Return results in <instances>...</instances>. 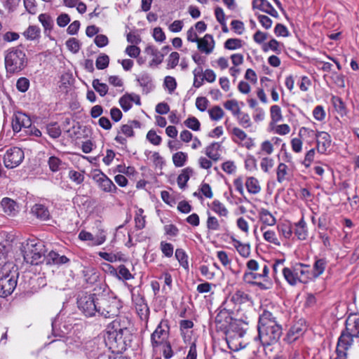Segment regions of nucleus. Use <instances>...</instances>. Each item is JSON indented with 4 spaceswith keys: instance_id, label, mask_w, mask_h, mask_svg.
Segmentation results:
<instances>
[{
    "instance_id": "1",
    "label": "nucleus",
    "mask_w": 359,
    "mask_h": 359,
    "mask_svg": "<svg viewBox=\"0 0 359 359\" xmlns=\"http://www.w3.org/2000/svg\"><path fill=\"white\" fill-rule=\"evenodd\" d=\"M130 325L128 318L118 317L107 325L104 341L112 353H122L131 346L133 334Z\"/></svg>"
},
{
    "instance_id": "2",
    "label": "nucleus",
    "mask_w": 359,
    "mask_h": 359,
    "mask_svg": "<svg viewBox=\"0 0 359 359\" xmlns=\"http://www.w3.org/2000/svg\"><path fill=\"white\" fill-rule=\"evenodd\" d=\"M170 325L168 319H162L150 336V344L154 354L162 353L165 359L174 355V351L169 340Z\"/></svg>"
},
{
    "instance_id": "3",
    "label": "nucleus",
    "mask_w": 359,
    "mask_h": 359,
    "mask_svg": "<svg viewBox=\"0 0 359 359\" xmlns=\"http://www.w3.org/2000/svg\"><path fill=\"white\" fill-rule=\"evenodd\" d=\"M97 316L111 318L118 316L123 302L111 292H102L97 296Z\"/></svg>"
},
{
    "instance_id": "4",
    "label": "nucleus",
    "mask_w": 359,
    "mask_h": 359,
    "mask_svg": "<svg viewBox=\"0 0 359 359\" xmlns=\"http://www.w3.org/2000/svg\"><path fill=\"white\" fill-rule=\"evenodd\" d=\"M43 248L42 243L36 238H29L22 242L20 250L25 262L31 265L41 264L46 260Z\"/></svg>"
},
{
    "instance_id": "5",
    "label": "nucleus",
    "mask_w": 359,
    "mask_h": 359,
    "mask_svg": "<svg viewBox=\"0 0 359 359\" xmlns=\"http://www.w3.org/2000/svg\"><path fill=\"white\" fill-rule=\"evenodd\" d=\"M5 67L7 73H19L25 69L27 59L24 50L20 47H13L5 53Z\"/></svg>"
},
{
    "instance_id": "6",
    "label": "nucleus",
    "mask_w": 359,
    "mask_h": 359,
    "mask_svg": "<svg viewBox=\"0 0 359 359\" xmlns=\"http://www.w3.org/2000/svg\"><path fill=\"white\" fill-rule=\"evenodd\" d=\"M18 277L19 271L15 265L7 269L4 268L0 277V297L6 298L13 292L17 287Z\"/></svg>"
},
{
    "instance_id": "7",
    "label": "nucleus",
    "mask_w": 359,
    "mask_h": 359,
    "mask_svg": "<svg viewBox=\"0 0 359 359\" xmlns=\"http://www.w3.org/2000/svg\"><path fill=\"white\" fill-rule=\"evenodd\" d=\"M97 294L82 292L79 294L76 300L77 307L80 312L86 318L97 316Z\"/></svg>"
},
{
    "instance_id": "8",
    "label": "nucleus",
    "mask_w": 359,
    "mask_h": 359,
    "mask_svg": "<svg viewBox=\"0 0 359 359\" xmlns=\"http://www.w3.org/2000/svg\"><path fill=\"white\" fill-rule=\"evenodd\" d=\"M216 311L214 320L216 330L224 333L234 319L232 318L233 309L229 307V301H224Z\"/></svg>"
},
{
    "instance_id": "9",
    "label": "nucleus",
    "mask_w": 359,
    "mask_h": 359,
    "mask_svg": "<svg viewBox=\"0 0 359 359\" xmlns=\"http://www.w3.org/2000/svg\"><path fill=\"white\" fill-rule=\"evenodd\" d=\"M264 330H257L258 335L257 337L264 346L277 343L283 334L282 325L271 326Z\"/></svg>"
},
{
    "instance_id": "10",
    "label": "nucleus",
    "mask_w": 359,
    "mask_h": 359,
    "mask_svg": "<svg viewBox=\"0 0 359 359\" xmlns=\"http://www.w3.org/2000/svg\"><path fill=\"white\" fill-rule=\"evenodd\" d=\"M24 158V151L20 148H10L4 154V165L7 168H14L18 166L22 162Z\"/></svg>"
},
{
    "instance_id": "11",
    "label": "nucleus",
    "mask_w": 359,
    "mask_h": 359,
    "mask_svg": "<svg viewBox=\"0 0 359 359\" xmlns=\"http://www.w3.org/2000/svg\"><path fill=\"white\" fill-rule=\"evenodd\" d=\"M247 324L244 322L233 319L223 334H225L226 340H233L242 338L246 332Z\"/></svg>"
},
{
    "instance_id": "12",
    "label": "nucleus",
    "mask_w": 359,
    "mask_h": 359,
    "mask_svg": "<svg viewBox=\"0 0 359 359\" xmlns=\"http://www.w3.org/2000/svg\"><path fill=\"white\" fill-rule=\"evenodd\" d=\"M281 324L278 321L277 316L272 311L264 309L259 314L257 324V330L267 328L271 326H280Z\"/></svg>"
},
{
    "instance_id": "13",
    "label": "nucleus",
    "mask_w": 359,
    "mask_h": 359,
    "mask_svg": "<svg viewBox=\"0 0 359 359\" xmlns=\"http://www.w3.org/2000/svg\"><path fill=\"white\" fill-rule=\"evenodd\" d=\"M97 174L93 176V179L97 182L99 187L104 192L115 193L117 188L114 182L101 170H99Z\"/></svg>"
},
{
    "instance_id": "14",
    "label": "nucleus",
    "mask_w": 359,
    "mask_h": 359,
    "mask_svg": "<svg viewBox=\"0 0 359 359\" xmlns=\"http://www.w3.org/2000/svg\"><path fill=\"white\" fill-rule=\"evenodd\" d=\"M32 121L27 114L22 112L15 113L12 118V128L15 133L20 132L22 128L25 131L31 126Z\"/></svg>"
},
{
    "instance_id": "15",
    "label": "nucleus",
    "mask_w": 359,
    "mask_h": 359,
    "mask_svg": "<svg viewBox=\"0 0 359 359\" xmlns=\"http://www.w3.org/2000/svg\"><path fill=\"white\" fill-rule=\"evenodd\" d=\"M316 141L318 152L321 154H327L328 149L332 146V137L330 135L325 131L317 130Z\"/></svg>"
},
{
    "instance_id": "16",
    "label": "nucleus",
    "mask_w": 359,
    "mask_h": 359,
    "mask_svg": "<svg viewBox=\"0 0 359 359\" xmlns=\"http://www.w3.org/2000/svg\"><path fill=\"white\" fill-rule=\"evenodd\" d=\"M252 7L253 10H259L276 18L279 17L277 11L267 0H252Z\"/></svg>"
},
{
    "instance_id": "17",
    "label": "nucleus",
    "mask_w": 359,
    "mask_h": 359,
    "mask_svg": "<svg viewBox=\"0 0 359 359\" xmlns=\"http://www.w3.org/2000/svg\"><path fill=\"white\" fill-rule=\"evenodd\" d=\"M262 278H264V277L262 276L261 273H257L256 271H245L243 276V280L246 283L257 286L262 290L268 289L269 287H266L264 283L256 281V280H260Z\"/></svg>"
},
{
    "instance_id": "18",
    "label": "nucleus",
    "mask_w": 359,
    "mask_h": 359,
    "mask_svg": "<svg viewBox=\"0 0 359 359\" xmlns=\"http://www.w3.org/2000/svg\"><path fill=\"white\" fill-rule=\"evenodd\" d=\"M198 49L207 55L210 54L215 48V40L211 34H206L198 41Z\"/></svg>"
},
{
    "instance_id": "19",
    "label": "nucleus",
    "mask_w": 359,
    "mask_h": 359,
    "mask_svg": "<svg viewBox=\"0 0 359 359\" xmlns=\"http://www.w3.org/2000/svg\"><path fill=\"white\" fill-rule=\"evenodd\" d=\"M346 331H350L352 335L359 338V315L350 314L346 320Z\"/></svg>"
},
{
    "instance_id": "20",
    "label": "nucleus",
    "mask_w": 359,
    "mask_h": 359,
    "mask_svg": "<svg viewBox=\"0 0 359 359\" xmlns=\"http://www.w3.org/2000/svg\"><path fill=\"white\" fill-rule=\"evenodd\" d=\"M293 233L299 241H305L307 238L309 231L304 217L299 222L293 224Z\"/></svg>"
},
{
    "instance_id": "21",
    "label": "nucleus",
    "mask_w": 359,
    "mask_h": 359,
    "mask_svg": "<svg viewBox=\"0 0 359 359\" xmlns=\"http://www.w3.org/2000/svg\"><path fill=\"white\" fill-rule=\"evenodd\" d=\"M250 299V297L248 294L243 290H238L229 295L225 301H229V307L231 308V304L234 305H241L248 302Z\"/></svg>"
},
{
    "instance_id": "22",
    "label": "nucleus",
    "mask_w": 359,
    "mask_h": 359,
    "mask_svg": "<svg viewBox=\"0 0 359 359\" xmlns=\"http://www.w3.org/2000/svg\"><path fill=\"white\" fill-rule=\"evenodd\" d=\"M294 266L297 276L299 277V282L306 283L310 279L313 278L312 272H310L309 271V265L297 263L294 265Z\"/></svg>"
},
{
    "instance_id": "23",
    "label": "nucleus",
    "mask_w": 359,
    "mask_h": 359,
    "mask_svg": "<svg viewBox=\"0 0 359 359\" xmlns=\"http://www.w3.org/2000/svg\"><path fill=\"white\" fill-rule=\"evenodd\" d=\"M123 133L127 137H133L135 136V132L132 128V126L128 123L121 126L120 130L118 131L117 135L115 137L114 140L121 144V145L126 146L127 140L120 134Z\"/></svg>"
},
{
    "instance_id": "24",
    "label": "nucleus",
    "mask_w": 359,
    "mask_h": 359,
    "mask_svg": "<svg viewBox=\"0 0 359 359\" xmlns=\"http://www.w3.org/2000/svg\"><path fill=\"white\" fill-rule=\"evenodd\" d=\"M31 212L39 219L47 221L50 219V214L48 208L43 204L36 203L31 209Z\"/></svg>"
},
{
    "instance_id": "25",
    "label": "nucleus",
    "mask_w": 359,
    "mask_h": 359,
    "mask_svg": "<svg viewBox=\"0 0 359 359\" xmlns=\"http://www.w3.org/2000/svg\"><path fill=\"white\" fill-rule=\"evenodd\" d=\"M47 264L62 265L69 262V259L65 255H60L57 252L50 251L46 257Z\"/></svg>"
},
{
    "instance_id": "26",
    "label": "nucleus",
    "mask_w": 359,
    "mask_h": 359,
    "mask_svg": "<svg viewBox=\"0 0 359 359\" xmlns=\"http://www.w3.org/2000/svg\"><path fill=\"white\" fill-rule=\"evenodd\" d=\"M314 259L315 262L313 265L312 276L313 278H317L324 273L328 261L325 257L318 258L315 257Z\"/></svg>"
},
{
    "instance_id": "27",
    "label": "nucleus",
    "mask_w": 359,
    "mask_h": 359,
    "mask_svg": "<svg viewBox=\"0 0 359 359\" xmlns=\"http://www.w3.org/2000/svg\"><path fill=\"white\" fill-rule=\"evenodd\" d=\"M83 275L86 283L90 285H93L100 278V273L94 267H86L83 270Z\"/></svg>"
},
{
    "instance_id": "28",
    "label": "nucleus",
    "mask_w": 359,
    "mask_h": 359,
    "mask_svg": "<svg viewBox=\"0 0 359 359\" xmlns=\"http://www.w3.org/2000/svg\"><path fill=\"white\" fill-rule=\"evenodd\" d=\"M302 335V326L300 325H294L290 328L284 340L288 344H292L297 340Z\"/></svg>"
},
{
    "instance_id": "29",
    "label": "nucleus",
    "mask_w": 359,
    "mask_h": 359,
    "mask_svg": "<svg viewBox=\"0 0 359 359\" xmlns=\"http://www.w3.org/2000/svg\"><path fill=\"white\" fill-rule=\"evenodd\" d=\"M220 148V143L212 142L205 148V155L213 161H218L221 159V154L219 153Z\"/></svg>"
},
{
    "instance_id": "30",
    "label": "nucleus",
    "mask_w": 359,
    "mask_h": 359,
    "mask_svg": "<svg viewBox=\"0 0 359 359\" xmlns=\"http://www.w3.org/2000/svg\"><path fill=\"white\" fill-rule=\"evenodd\" d=\"M140 86L142 87V91L144 93L147 94L151 92L154 88L151 76L147 74L144 73L137 78Z\"/></svg>"
},
{
    "instance_id": "31",
    "label": "nucleus",
    "mask_w": 359,
    "mask_h": 359,
    "mask_svg": "<svg viewBox=\"0 0 359 359\" xmlns=\"http://www.w3.org/2000/svg\"><path fill=\"white\" fill-rule=\"evenodd\" d=\"M207 214L208 219L206 221V226L208 231H219L220 229L221 224L222 226L226 224V222L224 221V219H222L220 221H219V219L216 217L212 216L210 212H208Z\"/></svg>"
},
{
    "instance_id": "32",
    "label": "nucleus",
    "mask_w": 359,
    "mask_h": 359,
    "mask_svg": "<svg viewBox=\"0 0 359 359\" xmlns=\"http://www.w3.org/2000/svg\"><path fill=\"white\" fill-rule=\"evenodd\" d=\"M282 272L285 280L290 285H295L299 282V277L297 276L294 266L292 268L285 267Z\"/></svg>"
},
{
    "instance_id": "33",
    "label": "nucleus",
    "mask_w": 359,
    "mask_h": 359,
    "mask_svg": "<svg viewBox=\"0 0 359 359\" xmlns=\"http://www.w3.org/2000/svg\"><path fill=\"white\" fill-rule=\"evenodd\" d=\"M145 52L148 55H151L154 57L152 60L150 62V66H152L153 65H158L163 62V54H161V53L155 46H147L145 48Z\"/></svg>"
},
{
    "instance_id": "34",
    "label": "nucleus",
    "mask_w": 359,
    "mask_h": 359,
    "mask_svg": "<svg viewBox=\"0 0 359 359\" xmlns=\"http://www.w3.org/2000/svg\"><path fill=\"white\" fill-rule=\"evenodd\" d=\"M193 174L194 170L190 167H187L182 170L177 179V184L180 189H185L187 182Z\"/></svg>"
},
{
    "instance_id": "35",
    "label": "nucleus",
    "mask_w": 359,
    "mask_h": 359,
    "mask_svg": "<svg viewBox=\"0 0 359 359\" xmlns=\"http://www.w3.org/2000/svg\"><path fill=\"white\" fill-rule=\"evenodd\" d=\"M1 206L4 212L8 215H15L18 212V205L13 200L9 198H4L1 201Z\"/></svg>"
},
{
    "instance_id": "36",
    "label": "nucleus",
    "mask_w": 359,
    "mask_h": 359,
    "mask_svg": "<svg viewBox=\"0 0 359 359\" xmlns=\"http://www.w3.org/2000/svg\"><path fill=\"white\" fill-rule=\"evenodd\" d=\"M353 337H355L350 333V331H343L338 339L337 346L348 349L353 344Z\"/></svg>"
},
{
    "instance_id": "37",
    "label": "nucleus",
    "mask_w": 359,
    "mask_h": 359,
    "mask_svg": "<svg viewBox=\"0 0 359 359\" xmlns=\"http://www.w3.org/2000/svg\"><path fill=\"white\" fill-rule=\"evenodd\" d=\"M298 135L302 140H306L311 144L316 138L317 130H313L306 127H302L299 130Z\"/></svg>"
},
{
    "instance_id": "38",
    "label": "nucleus",
    "mask_w": 359,
    "mask_h": 359,
    "mask_svg": "<svg viewBox=\"0 0 359 359\" xmlns=\"http://www.w3.org/2000/svg\"><path fill=\"white\" fill-rule=\"evenodd\" d=\"M233 245L236 249L239 255L243 257H249L250 254V246L249 244H243L238 240L236 239L233 236H231Z\"/></svg>"
},
{
    "instance_id": "39",
    "label": "nucleus",
    "mask_w": 359,
    "mask_h": 359,
    "mask_svg": "<svg viewBox=\"0 0 359 359\" xmlns=\"http://www.w3.org/2000/svg\"><path fill=\"white\" fill-rule=\"evenodd\" d=\"M144 210L142 208H138L135 211L134 221L135 228L136 230H142L146 226V215H144Z\"/></svg>"
},
{
    "instance_id": "40",
    "label": "nucleus",
    "mask_w": 359,
    "mask_h": 359,
    "mask_svg": "<svg viewBox=\"0 0 359 359\" xmlns=\"http://www.w3.org/2000/svg\"><path fill=\"white\" fill-rule=\"evenodd\" d=\"M259 215L260 220L266 225L273 226L276 222L275 217L266 209L261 208Z\"/></svg>"
},
{
    "instance_id": "41",
    "label": "nucleus",
    "mask_w": 359,
    "mask_h": 359,
    "mask_svg": "<svg viewBox=\"0 0 359 359\" xmlns=\"http://www.w3.org/2000/svg\"><path fill=\"white\" fill-rule=\"evenodd\" d=\"M70 325H67L66 323L62 324V327L57 328V321L52 322V334L55 337H65L70 330Z\"/></svg>"
},
{
    "instance_id": "42",
    "label": "nucleus",
    "mask_w": 359,
    "mask_h": 359,
    "mask_svg": "<svg viewBox=\"0 0 359 359\" xmlns=\"http://www.w3.org/2000/svg\"><path fill=\"white\" fill-rule=\"evenodd\" d=\"M211 210L219 217H227L229 211L223 203L218 200H214L210 205Z\"/></svg>"
},
{
    "instance_id": "43",
    "label": "nucleus",
    "mask_w": 359,
    "mask_h": 359,
    "mask_svg": "<svg viewBox=\"0 0 359 359\" xmlns=\"http://www.w3.org/2000/svg\"><path fill=\"white\" fill-rule=\"evenodd\" d=\"M245 187L248 191L252 194H257L261 190L258 180L254 177H248L245 182Z\"/></svg>"
},
{
    "instance_id": "44",
    "label": "nucleus",
    "mask_w": 359,
    "mask_h": 359,
    "mask_svg": "<svg viewBox=\"0 0 359 359\" xmlns=\"http://www.w3.org/2000/svg\"><path fill=\"white\" fill-rule=\"evenodd\" d=\"M278 232L286 239L291 238L293 234V224L281 223L277 226Z\"/></svg>"
},
{
    "instance_id": "45",
    "label": "nucleus",
    "mask_w": 359,
    "mask_h": 359,
    "mask_svg": "<svg viewBox=\"0 0 359 359\" xmlns=\"http://www.w3.org/2000/svg\"><path fill=\"white\" fill-rule=\"evenodd\" d=\"M114 277L122 280H128L134 278L128 269L123 264L119 265L116 269V275Z\"/></svg>"
},
{
    "instance_id": "46",
    "label": "nucleus",
    "mask_w": 359,
    "mask_h": 359,
    "mask_svg": "<svg viewBox=\"0 0 359 359\" xmlns=\"http://www.w3.org/2000/svg\"><path fill=\"white\" fill-rule=\"evenodd\" d=\"M46 128L47 133L51 138L56 139L61 135L62 130L57 122L47 124Z\"/></svg>"
},
{
    "instance_id": "47",
    "label": "nucleus",
    "mask_w": 359,
    "mask_h": 359,
    "mask_svg": "<svg viewBox=\"0 0 359 359\" xmlns=\"http://www.w3.org/2000/svg\"><path fill=\"white\" fill-rule=\"evenodd\" d=\"M187 159V154L183 151H177L172 155V162L177 168L184 166Z\"/></svg>"
},
{
    "instance_id": "48",
    "label": "nucleus",
    "mask_w": 359,
    "mask_h": 359,
    "mask_svg": "<svg viewBox=\"0 0 359 359\" xmlns=\"http://www.w3.org/2000/svg\"><path fill=\"white\" fill-rule=\"evenodd\" d=\"M175 257L178 260L180 266L185 269H189L188 256L183 249L177 248L175 250Z\"/></svg>"
},
{
    "instance_id": "49",
    "label": "nucleus",
    "mask_w": 359,
    "mask_h": 359,
    "mask_svg": "<svg viewBox=\"0 0 359 359\" xmlns=\"http://www.w3.org/2000/svg\"><path fill=\"white\" fill-rule=\"evenodd\" d=\"M262 50L264 52L271 50L276 54H280L282 50L280 43L275 39H272L268 43H264L262 46Z\"/></svg>"
},
{
    "instance_id": "50",
    "label": "nucleus",
    "mask_w": 359,
    "mask_h": 359,
    "mask_svg": "<svg viewBox=\"0 0 359 359\" xmlns=\"http://www.w3.org/2000/svg\"><path fill=\"white\" fill-rule=\"evenodd\" d=\"M40 28L36 25H30L24 32V36L29 40H35L40 36Z\"/></svg>"
},
{
    "instance_id": "51",
    "label": "nucleus",
    "mask_w": 359,
    "mask_h": 359,
    "mask_svg": "<svg viewBox=\"0 0 359 359\" xmlns=\"http://www.w3.org/2000/svg\"><path fill=\"white\" fill-rule=\"evenodd\" d=\"M48 163L50 170L54 172L63 168V165H65V163H63L58 157L54 156H50L48 158Z\"/></svg>"
},
{
    "instance_id": "52",
    "label": "nucleus",
    "mask_w": 359,
    "mask_h": 359,
    "mask_svg": "<svg viewBox=\"0 0 359 359\" xmlns=\"http://www.w3.org/2000/svg\"><path fill=\"white\" fill-rule=\"evenodd\" d=\"M92 86L101 97L105 96L108 93V86L106 83H101L98 79H95L93 81Z\"/></svg>"
},
{
    "instance_id": "53",
    "label": "nucleus",
    "mask_w": 359,
    "mask_h": 359,
    "mask_svg": "<svg viewBox=\"0 0 359 359\" xmlns=\"http://www.w3.org/2000/svg\"><path fill=\"white\" fill-rule=\"evenodd\" d=\"M243 46V41L240 39H228L224 44V48L230 50H234L241 48Z\"/></svg>"
},
{
    "instance_id": "54",
    "label": "nucleus",
    "mask_w": 359,
    "mask_h": 359,
    "mask_svg": "<svg viewBox=\"0 0 359 359\" xmlns=\"http://www.w3.org/2000/svg\"><path fill=\"white\" fill-rule=\"evenodd\" d=\"M208 114L210 119L212 121H218L224 115L223 109L219 106H214L210 109L208 110Z\"/></svg>"
},
{
    "instance_id": "55",
    "label": "nucleus",
    "mask_w": 359,
    "mask_h": 359,
    "mask_svg": "<svg viewBox=\"0 0 359 359\" xmlns=\"http://www.w3.org/2000/svg\"><path fill=\"white\" fill-rule=\"evenodd\" d=\"M132 97L130 93H126L119 99V104L124 111H128L132 108Z\"/></svg>"
},
{
    "instance_id": "56",
    "label": "nucleus",
    "mask_w": 359,
    "mask_h": 359,
    "mask_svg": "<svg viewBox=\"0 0 359 359\" xmlns=\"http://www.w3.org/2000/svg\"><path fill=\"white\" fill-rule=\"evenodd\" d=\"M109 57L104 53H101L95 61V65L98 69H104L109 66Z\"/></svg>"
},
{
    "instance_id": "57",
    "label": "nucleus",
    "mask_w": 359,
    "mask_h": 359,
    "mask_svg": "<svg viewBox=\"0 0 359 359\" xmlns=\"http://www.w3.org/2000/svg\"><path fill=\"white\" fill-rule=\"evenodd\" d=\"M39 20L42 24L46 30L52 29L53 21L49 15L46 13L40 14L39 15Z\"/></svg>"
},
{
    "instance_id": "58",
    "label": "nucleus",
    "mask_w": 359,
    "mask_h": 359,
    "mask_svg": "<svg viewBox=\"0 0 359 359\" xmlns=\"http://www.w3.org/2000/svg\"><path fill=\"white\" fill-rule=\"evenodd\" d=\"M276 175L277 181L279 183H282L286 179L285 177L287 175V166L283 163H279L276 170Z\"/></svg>"
},
{
    "instance_id": "59",
    "label": "nucleus",
    "mask_w": 359,
    "mask_h": 359,
    "mask_svg": "<svg viewBox=\"0 0 359 359\" xmlns=\"http://www.w3.org/2000/svg\"><path fill=\"white\" fill-rule=\"evenodd\" d=\"M136 311L142 320L147 321L149 317V308L147 304L135 307Z\"/></svg>"
},
{
    "instance_id": "60",
    "label": "nucleus",
    "mask_w": 359,
    "mask_h": 359,
    "mask_svg": "<svg viewBox=\"0 0 359 359\" xmlns=\"http://www.w3.org/2000/svg\"><path fill=\"white\" fill-rule=\"evenodd\" d=\"M66 46L69 50L73 53H77L81 48L80 42L76 38H70L66 41Z\"/></svg>"
},
{
    "instance_id": "61",
    "label": "nucleus",
    "mask_w": 359,
    "mask_h": 359,
    "mask_svg": "<svg viewBox=\"0 0 359 359\" xmlns=\"http://www.w3.org/2000/svg\"><path fill=\"white\" fill-rule=\"evenodd\" d=\"M147 140L152 144L158 146L162 142L161 136L158 135L154 130H150L147 134Z\"/></svg>"
},
{
    "instance_id": "62",
    "label": "nucleus",
    "mask_w": 359,
    "mask_h": 359,
    "mask_svg": "<svg viewBox=\"0 0 359 359\" xmlns=\"http://www.w3.org/2000/svg\"><path fill=\"white\" fill-rule=\"evenodd\" d=\"M160 248L164 256L171 257L173 255L174 246L170 243L161 241L160 243Z\"/></svg>"
},
{
    "instance_id": "63",
    "label": "nucleus",
    "mask_w": 359,
    "mask_h": 359,
    "mask_svg": "<svg viewBox=\"0 0 359 359\" xmlns=\"http://www.w3.org/2000/svg\"><path fill=\"white\" fill-rule=\"evenodd\" d=\"M29 80L26 77H20L17 80L16 88L21 93H25L29 88Z\"/></svg>"
},
{
    "instance_id": "64",
    "label": "nucleus",
    "mask_w": 359,
    "mask_h": 359,
    "mask_svg": "<svg viewBox=\"0 0 359 359\" xmlns=\"http://www.w3.org/2000/svg\"><path fill=\"white\" fill-rule=\"evenodd\" d=\"M184 125L191 129L194 131H198L200 130L201 123L194 116L189 117L184 122Z\"/></svg>"
}]
</instances>
